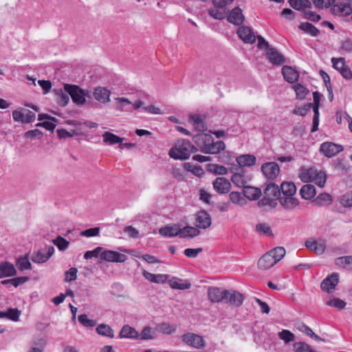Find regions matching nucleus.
I'll use <instances>...</instances> for the list:
<instances>
[{
  "label": "nucleus",
  "mask_w": 352,
  "mask_h": 352,
  "mask_svg": "<svg viewBox=\"0 0 352 352\" xmlns=\"http://www.w3.org/2000/svg\"><path fill=\"white\" fill-rule=\"evenodd\" d=\"M336 0H311L314 7L318 9L328 8L331 6Z\"/></svg>",
  "instance_id": "54"
},
{
  "label": "nucleus",
  "mask_w": 352,
  "mask_h": 352,
  "mask_svg": "<svg viewBox=\"0 0 352 352\" xmlns=\"http://www.w3.org/2000/svg\"><path fill=\"white\" fill-rule=\"evenodd\" d=\"M78 321L82 326L87 328L94 327L96 325V321L89 319L85 314L78 316Z\"/></svg>",
  "instance_id": "58"
},
{
  "label": "nucleus",
  "mask_w": 352,
  "mask_h": 352,
  "mask_svg": "<svg viewBox=\"0 0 352 352\" xmlns=\"http://www.w3.org/2000/svg\"><path fill=\"white\" fill-rule=\"evenodd\" d=\"M280 189L275 183H270L264 190L263 197L258 201L259 206H270L274 208L277 205V200L280 197Z\"/></svg>",
  "instance_id": "2"
},
{
  "label": "nucleus",
  "mask_w": 352,
  "mask_h": 352,
  "mask_svg": "<svg viewBox=\"0 0 352 352\" xmlns=\"http://www.w3.org/2000/svg\"><path fill=\"white\" fill-rule=\"evenodd\" d=\"M169 285L173 289H187L190 288L191 284L188 280H183L177 278H173L170 280Z\"/></svg>",
  "instance_id": "37"
},
{
  "label": "nucleus",
  "mask_w": 352,
  "mask_h": 352,
  "mask_svg": "<svg viewBox=\"0 0 352 352\" xmlns=\"http://www.w3.org/2000/svg\"><path fill=\"white\" fill-rule=\"evenodd\" d=\"M300 195L305 200H313L316 195V188L312 184H305L300 190Z\"/></svg>",
  "instance_id": "28"
},
{
  "label": "nucleus",
  "mask_w": 352,
  "mask_h": 352,
  "mask_svg": "<svg viewBox=\"0 0 352 352\" xmlns=\"http://www.w3.org/2000/svg\"><path fill=\"white\" fill-rule=\"evenodd\" d=\"M16 274L14 265L8 261L0 262V278L11 277Z\"/></svg>",
  "instance_id": "23"
},
{
  "label": "nucleus",
  "mask_w": 352,
  "mask_h": 352,
  "mask_svg": "<svg viewBox=\"0 0 352 352\" xmlns=\"http://www.w3.org/2000/svg\"><path fill=\"white\" fill-rule=\"evenodd\" d=\"M300 331L305 333L308 336L311 337V338L314 339L316 341L318 342H325V340L322 338H321L320 336H318L317 334H316L310 327H309L307 325L305 324H301L300 326L298 328Z\"/></svg>",
  "instance_id": "46"
},
{
  "label": "nucleus",
  "mask_w": 352,
  "mask_h": 352,
  "mask_svg": "<svg viewBox=\"0 0 352 352\" xmlns=\"http://www.w3.org/2000/svg\"><path fill=\"white\" fill-rule=\"evenodd\" d=\"M333 202V197L327 192L320 193L315 199L311 201L314 206L318 207H324L329 206Z\"/></svg>",
  "instance_id": "24"
},
{
  "label": "nucleus",
  "mask_w": 352,
  "mask_h": 352,
  "mask_svg": "<svg viewBox=\"0 0 352 352\" xmlns=\"http://www.w3.org/2000/svg\"><path fill=\"white\" fill-rule=\"evenodd\" d=\"M96 332L101 336H107L111 338L114 337V332L112 328L105 324H100L96 327Z\"/></svg>",
  "instance_id": "44"
},
{
  "label": "nucleus",
  "mask_w": 352,
  "mask_h": 352,
  "mask_svg": "<svg viewBox=\"0 0 352 352\" xmlns=\"http://www.w3.org/2000/svg\"><path fill=\"white\" fill-rule=\"evenodd\" d=\"M12 117L16 122L30 123L34 121L36 116L34 113L29 110L25 113L19 110H14L12 111Z\"/></svg>",
  "instance_id": "13"
},
{
  "label": "nucleus",
  "mask_w": 352,
  "mask_h": 352,
  "mask_svg": "<svg viewBox=\"0 0 352 352\" xmlns=\"http://www.w3.org/2000/svg\"><path fill=\"white\" fill-rule=\"evenodd\" d=\"M21 311L17 308H9L6 311H0V318H7L12 321H18Z\"/></svg>",
  "instance_id": "40"
},
{
  "label": "nucleus",
  "mask_w": 352,
  "mask_h": 352,
  "mask_svg": "<svg viewBox=\"0 0 352 352\" xmlns=\"http://www.w3.org/2000/svg\"><path fill=\"white\" fill-rule=\"evenodd\" d=\"M284 79L289 83H294L299 78L298 72L290 66L285 65L282 68Z\"/></svg>",
  "instance_id": "27"
},
{
  "label": "nucleus",
  "mask_w": 352,
  "mask_h": 352,
  "mask_svg": "<svg viewBox=\"0 0 352 352\" xmlns=\"http://www.w3.org/2000/svg\"><path fill=\"white\" fill-rule=\"evenodd\" d=\"M93 95L94 98L103 104L110 102L111 91L106 87H97L94 89Z\"/></svg>",
  "instance_id": "16"
},
{
  "label": "nucleus",
  "mask_w": 352,
  "mask_h": 352,
  "mask_svg": "<svg viewBox=\"0 0 352 352\" xmlns=\"http://www.w3.org/2000/svg\"><path fill=\"white\" fill-rule=\"evenodd\" d=\"M318 170L314 167H301L299 170V177L303 182H312L315 177L318 175Z\"/></svg>",
  "instance_id": "20"
},
{
  "label": "nucleus",
  "mask_w": 352,
  "mask_h": 352,
  "mask_svg": "<svg viewBox=\"0 0 352 352\" xmlns=\"http://www.w3.org/2000/svg\"><path fill=\"white\" fill-rule=\"evenodd\" d=\"M54 93L56 96V102L61 107H65L69 102V94L61 89H54Z\"/></svg>",
  "instance_id": "34"
},
{
  "label": "nucleus",
  "mask_w": 352,
  "mask_h": 352,
  "mask_svg": "<svg viewBox=\"0 0 352 352\" xmlns=\"http://www.w3.org/2000/svg\"><path fill=\"white\" fill-rule=\"evenodd\" d=\"M243 300L244 296L241 293L228 290V298L225 299V303L238 307L242 305Z\"/></svg>",
  "instance_id": "17"
},
{
  "label": "nucleus",
  "mask_w": 352,
  "mask_h": 352,
  "mask_svg": "<svg viewBox=\"0 0 352 352\" xmlns=\"http://www.w3.org/2000/svg\"><path fill=\"white\" fill-rule=\"evenodd\" d=\"M276 261L269 252L263 254L258 261V266L260 269L265 270L273 267Z\"/></svg>",
  "instance_id": "25"
},
{
  "label": "nucleus",
  "mask_w": 352,
  "mask_h": 352,
  "mask_svg": "<svg viewBox=\"0 0 352 352\" xmlns=\"http://www.w3.org/2000/svg\"><path fill=\"white\" fill-rule=\"evenodd\" d=\"M269 253L272 255L276 263L280 261L285 254V250L283 247H276L273 250L269 251Z\"/></svg>",
  "instance_id": "53"
},
{
  "label": "nucleus",
  "mask_w": 352,
  "mask_h": 352,
  "mask_svg": "<svg viewBox=\"0 0 352 352\" xmlns=\"http://www.w3.org/2000/svg\"><path fill=\"white\" fill-rule=\"evenodd\" d=\"M313 106L312 103H307L304 104L302 107H296L294 110V113L296 115H300L304 116L307 114L308 111H310Z\"/></svg>",
  "instance_id": "62"
},
{
  "label": "nucleus",
  "mask_w": 352,
  "mask_h": 352,
  "mask_svg": "<svg viewBox=\"0 0 352 352\" xmlns=\"http://www.w3.org/2000/svg\"><path fill=\"white\" fill-rule=\"evenodd\" d=\"M266 56L270 62L276 65H280L285 62L284 56L278 52L275 47H271L270 48H268L266 52Z\"/></svg>",
  "instance_id": "15"
},
{
  "label": "nucleus",
  "mask_w": 352,
  "mask_h": 352,
  "mask_svg": "<svg viewBox=\"0 0 352 352\" xmlns=\"http://www.w3.org/2000/svg\"><path fill=\"white\" fill-rule=\"evenodd\" d=\"M54 253V246L48 245L33 253L31 256V260L36 263H43L47 261Z\"/></svg>",
  "instance_id": "4"
},
{
  "label": "nucleus",
  "mask_w": 352,
  "mask_h": 352,
  "mask_svg": "<svg viewBox=\"0 0 352 352\" xmlns=\"http://www.w3.org/2000/svg\"><path fill=\"white\" fill-rule=\"evenodd\" d=\"M243 197L250 200H257L262 195L261 190L258 188L252 186H244L243 190Z\"/></svg>",
  "instance_id": "30"
},
{
  "label": "nucleus",
  "mask_w": 352,
  "mask_h": 352,
  "mask_svg": "<svg viewBox=\"0 0 352 352\" xmlns=\"http://www.w3.org/2000/svg\"><path fill=\"white\" fill-rule=\"evenodd\" d=\"M103 142L108 145H113L122 142L124 138H120L111 132L105 131L102 134Z\"/></svg>",
  "instance_id": "38"
},
{
  "label": "nucleus",
  "mask_w": 352,
  "mask_h": 352,
  "mask_svg": "<svg viewBox=\"0 0 352 352\" xmlns=\"http://www.w3.org/2000/svg\"><path fill=\"white\" fill-rule=\"evenodd\" d=\"M142 274L146 279L155 283H164L167 279V275L154 274L145 270L143 272Z\"/></svg>",
  "instance_id": "43"
},
{
  "label": "nucleus",
  "mask_w": 352,
  "mask_h": 352,
  "mask_svg": "<svg viewBox=\"0 0 352 352\" xmlns=\"http://www.w3.org/2000/svg\"><path fill=\"white\" fill-rule=\"evenodd\" d=\"M198 151V148L192 145L188 140H177L173 147L168 152L169 156L175 160H186L189 159L192 153Z\"/></svg>",
  "instance_id": "1"
},
{
  "label": "nucleus",
  "mask_w": 352,
  "mask_h": 352,
  "mask_svg": "<svg viewBox=\"0 0 352 352\" xmlns=\"http://www.w3.org/2000/svg\"><path fill=\"white\" fill-rule=\"evenodd\" d=\"M289 5L296 10H305L311 8V2L309 0H289Z\"/></svg>",
  "instance_id": "39"
},
{
  "label": "nucleus",
  "mask_w": 352,
  "mask_h": 352,
  "mask_svg": "<svg viewBox=\"0 0 352 352\" xmlns=\"http://www.w3.org/2000/svg\"><path fill=\"white\" fill-rule=\"evenodd\" d=\"M179 237L180 238H186V237H190L192 238L195 237L199 234V230L198 228L187 226H185L184 228H179Z\"/></svg>",
  "instance_id": "42"
},
{
  "label": "nucleus",
  "mask_w": 352,
  "mask_h": 352,
  "mask_svg": "<svg viewBox=\"0 0 352 352\" xmlns=\"http://www.w3.org/2000/svg\"><path fill=\"white\" fill-rule=\"evenodd\" d=\"M182 340L186 344L196 349H201L204 346L203 338L195 333H188L184 334L182 336Z\"/></svg>",
  "instance_id": "9"
},
{
  "label": "nucleus",
  "mask_w": 352,
  "mask_h": 352,
  "mask_svg": "<svg viewBox=\"0 0 352 352\" xmlns=\"http://www.w3.org/2000/svg\"><path fill=\"white\" fill-rule=\"evenodd\" d=\"M52 242L60 251L65 250L69 245V242L60 236H57Z\"/></svg>",
  "instance_id": "52"
},
{
  "label": "nucleus",
  "mask_w": 352,
  "mask_h": 352,
  "mask_svg": "<svg viewBox=\"0 0 352 352\" xmlns=\"http://www.w3.org/2000/svg\"><path fill=\"white\" fill-rule=\"evenodd\" d=\"M320 151L327 157H332L343 151V146L333 142L321 144Z\"/></svg>",
  "instance_id": "5"
},
{
  "label": "nucleus",
  "mask_w": 352,
  "mask_h": 352,
  "mask_svg": "<svg viewBox=\"0 0 352 352\" xmlns=\"http://www.w3.org/2000/svg\"><path fill=\"white\" fill-rule=\"evenodd\" d=\"M340 204L344 207H352V192H346L342 195L340 199Z\"/></svg>",
  "instance_id": "64"
},
{
  "label": "nucleus",
  "mask_w": 352,
  "mask_h": 352,
  "mask_svg": "<svg viewBox=\"0 0 352 352\" xmlns=\"http://www.w3.org/2000/svg\"><path fill=\"white\" fill-rule=\"evenodd\" d=\"M339 281L338 274L333 273L324 278L320 285L321 289L325 292H329L333 289Z\"/></svg>",
  "instance_id": "19"
},
{
  "label": "nucleus",
  "mask_w": 352,
  "mask_h": 352,
  "mask_svg": "<svg viewBox=\"0 0 352 352\" xmlns=\"http://www.w3.org/2000/svg\"><path fill=\"white\" fill-rule=\"evenodd\" d=\"M160 331L164 334H171L174 333L177 327L175 325H171L168 323L163 322L159 325Z\"/></svg>",
  "instance_id": "59"
},
{
  "label": "nucleus",
  "mask_w": 352,
  "mask_h": 352,
  "mask_svg": "<svg viewBox=\"0 0 352 352\" xmlns=\"http://www.w3.org/2000/svg\"><path fill=\"white\" fill-rule=\"evenodd\" d=\"M261 171L269 179H274L280 173V168L276 162H267L262 165Z\"/></svg>",
  "instance_id": "7"
},
{
  "label": "nucleus",
  "mask_w": 352,
  "mask_h": 352,
  "mask_svg": "<svg viewBox=\"0 0 352 352\" xmlns=\"http://www.w3.org/2000/svg\"><path fill=\"white\" fill-rule=\"evenodd\" d=\"M298 28L311 36H317L319 34L318 29L309 22L300 23L298 25Z\"/></svg>",
  "instance_id": "41"
},
{
  "label": "nucleus",
  "mask_w": 352,
  "mask_h": 352,
  "mask_svg": "<svg viewBox=\"0 0 352 352\" xmlns=\"http://www.w3.org/2000/svg\"><path fill=\"white\" fill-rule=\"evenodd\" d=\"M210 215L205 210L199 211L196 214L195 224L199 229H206L211 226Z\"/></svg>",
  "instance_id": "10"
},
{
  "label": "nucleus",
  "mask_w": 352,
  "mask_h": 352,
  "mask_svg": "<svg viewBox=\"0 0 352 352\" xmlns=\"http://www.w3.org/2000/svg\"><path fill=\"white\" fill-rule=\"evenodd\" d=\"M228 290L217 287H210L208 289V298L212 302H224L228 298Z\"/></svg>",
  "instance_id": "6"
},
{
  "label": "nucleus",
  "mask_w": 352,
  "mask_h": 352,
  "mask_svg": "<svg viewBox=\"0 0 352 352\" xmlns=\"http://www.w3.org/2000/svg\"><path fill=\"white\" fill-rule=\"evenodd\" d=\"M282 196H294L296 192V187L292 182H284L279 187Z\"/></svg>",
  "instance_id": "33"
},
{
  "label": "nucleus",
  "mask_w": 352,
  "mask_h": 352,
  "mask_svg": "<svg viewBox=\"0 0 352 352\" xmlns=\"http://www.w3.org/2000/svg\"><path fill=\"white\" fill-rule=\"evenodd\" d=\"M227 20L230 23L236 25L242 24L245 20V17L242 13V10L239 7L234 8L227 17Z\"/></svg>",
  "instance_id": "18"
},
{
  "label": "nucleus",
  "mask_w": 352,
  "mask_h": 352,
  "mask_svg": "<svg viewBox=\"0 0 352 352\" xmlns=\"http://www.w3.org/2000/svg\"><path fill=\"white\" fill-rule=\"evenodd\" d=\"M192 140L202 152V149L206 147L207 144L212 141V136L210 134L199 133L192 137Z\"/></svg>",
  "instance_id": "22"
},
{
  "label": "nucleus",
  "mask_w": 352,
  "mask_h": 352,
  "mask_svg": "<svg viewBox=\"0 0 352 352\" xmlns=\"http://www.w3.org/2000/svg\"><path fill=\"white\" fill-rule=\"evenodd\" d=\"M212 184L214 189L219 194H226L228 192L231 188L230 181L225 177L216 178Z\"/></svg>",
  "instance_id": "14"
},
{
  "label": "nucleus",
  "mask_w": 352,
  "mask_h": 352,
  "mask_svg": "<svg viewBox=\"0 0 352 352\" xmlns=\"http://www.w3.org/2000/svg\"><path fill=\"white\" fill-rule=\"evenodd\" d=\"M296 92V98L303 100L305 98L307 94L309 93L308 89L300 83H297L294 86Z\"/></svg>",
  "instance_id": "47"
},
{
  "label": "nucleus",
  "mask_w": 352,
  "mask_h": 352,
  "mask_svg": "<svg viewBox=\"0 0 352 352\" xmlns=\"http://www.w3.org/2000/svg\"><path fill=\"white\" fill-rule=\"evenodd\" d=\"M279 202L285 209H293L299 204L298 199L294 196H282L279 197Z\"/></svg>",
  "instance_id": "31"
},
{
  "label": "nucleus",
  "mask_w": 352,
  "mask_h": 352,
  "mask_svg": "<svg viewBox=\"0 0 352 352\" xmlns=\"http://www.w3.org/2000/svg\"><path fill=\"white\" fill-rule=\"evenodd\" d=\"M119 336L121 338H138L139 337L138 332L127 324L122 327Z\"/></svg>",
  "instance_id": "36"
},
{
  "label": "nucleus",
  "mask_w": 352,
  "mask_h": 352,
  "mask_svg": "<svg viewBox=\"0 0 352 352\" xmlns=\"http://www.w3.org/2000/svg\"><path fill=\"white\" fill-rule=\"evenodd\" d=\"M236 161L240 168L250 167L256 164V158L254 155L245 154L237 157Z\"/></svg>",
  "instance_id": "26"
},
{
  "label": "nucleus",
  "mask_w": 352,
  "mask_h": 352,
  "mask_svg": "<svg viewBox=\"0 0 352 352\" xmlns=\"http://www.w3.org/2000/svg\"><path fill=\"white\" fill-rule=\"evenodd\" d=\"M223 8H221L216 5H214V8L208 10L210 16L215 19L221 20L225 18L226 14L225 10H222Z\"/></svg>",
  "instance_id": "48"
},
{
  "label": "nucleus",
  "mask_w": 352,
  "mask_h": 352,
  "mask_svg": "<svg viewBox=\"0 0 352 352\" xmlns=\"http://www.w3.org/2000/svg\"><path fill=\"white\" fill-rule=\"evenodd\" d=\"M336 264L344 268H349V265L352 264V256H340L336 260Z\"/></svg>",
  "instance_id": "55"
},
{
  "label": "nucleus",
  "mask_w": 352,
  "mask_h": 352,
  "mask_svg": "<svg viewBox=\"0 0 352 352\" xmlns=\"http://www.w3.org/2000/svg\"><path fill=\"white\" fill-rule=\"evenodd\" d=\"M229 197L230 201L235 204H239L241 206L245 205L246 204L245 199L243 196L239 192H231L229 195Z\"/></svg>",
  "instance_id": "49"
},
{
  "label": "nucleus",
  "mask_w": 352,
  "mask_h": 352,
  "mask_svg": "<svg viewBox=\"0 0 352 352\" xmlns=\"http://www.w3.org/2000/svg\"><path fill=\"white\" fill-rule=\"evenodd\" d=\"M64 90L71 97L74 103L78 106L85 104L86 99L81 95V88L76 85L65 84Z\"/></svg>",
  "instance_id": "3"
},
{
  "label": "nucleus",
  "mask_w": 352,
  "mask_h": 352,
  "mask_svg": "<svg viewBox=\"0 0 352 352\" xmlns=\"http://www.w3.org/2000/svg\"><path fill=\"white\" fill-rule=\"evenodd\" d=\"M349 3H339L333 4L331 11L333 14L338 16H346L352 14V8L350 5L352 0H348Z\"/></svg>",
  "instance_id": "11"
},
{
  "label": "nucleus",
  "mask_w": 352,
  "mask_h": 352,
  "mask_svg": "<svg viewBox=\"0 0 352 352\" xmlns=\"http://www.w3.org/2000/svg\"><path fill=\"white\" fill-rule=\"evenodd\" d=\"M225 148L226 144L223 141L219 140L214 142V139L212 138V141L208 144L206 147L202 149V153L214 155L219 153Z\"/></svg>",
  "instance_id": "21"
},
{
  "label": "nucleus",
  "mask_w": 352,
  "mask_h": 352,
  "mask_svg": "<svg viewBox=\"0 0 352 352\" xmlns=\"http://www.w3.org/2000/svg\"><path fill=\"white\" fill-rule=\"evenodd\" d=\"M16 265L21 271L30 270L32 268V265L28 258V254H25L24 256H21L17 258Z\"/></svg>",
  "instance_id": "45"
},
{
  "label": "nucleus",
  "mask_w": 352,
  "mask_h": 352,
  "mask_svg": "<svg viewBox=\"0 0 352 352\" xmlns=\"http://www.w3.org/2000/svg\"><path fill=\"white\" fill-rule=\"evenodd\" d=\"M278 338L283 340L285 343H289L293 341L295 338V336L290 331L283 329L278 333Z\"/></svg>",
  "instance_id": "56"
},
{
  "label": "nucleus",
  "mask_w": 352,
  "mask_h": 352,
  "mask_svg": "<svg viewBox=\"0 0 352 352\" xmlns=\"http://www.w3.org/2000/svg\"><path fill=\"white\" fill-rule=\"evenodd\" d=\"M303 18L307 20H309L313 22H318L320 20V15L316 14L315 12L310 10H304L303 12Z\"/></svg>",
  "instance_id": "60"
},
{
  "label": "nucleus",
  "mask_w": 352,
  "mask_h": 352,
  "mask_svg": "<svg viewBox=\"0 0 352 352\" xmlns=\"http://www.w3.org/2000/svg\"><path fill=\"white\" fill-rule=\"evenodd\" d=\"M231 181L234 184H235L237 187L241 188L245 186L246 181L245 179V177L243 175L239 173H233L232 176L231 177Z\"/></svg>",
  "instance_id": "51"
},
{
  "label": "nucleus",
  "mask_w": 352,
  "mask_h": 352,
  "mask_svg": "<svg viewBox=\"0 0 352 352\" xmlns=\"http://www.w3.org/2000/svg\"><path fill=\"white\" fill-rule=\"evenodd\" d=\"M326 304L328 306L335 307L339 310H342L344 309L346 303L342 299L338 298H335L328 300Z\"/></svg>",
  "instance_id": "57"
},
{
  "label": "nucleus",
  "mask_w": 352,
  "mask_h": 352,
  "mask_svg": "<svg viewBox=\"0 0 352 352\" xmlns=\"http://www.w3.org/2000/svg\"><path fill=\"white\" fill-rule=\"evenodd\" d=\"M100 258L108 262L123 263L127 257L125 254L113 250H104L100 254Z\"/></svg>",
  "instance_id": "8"
},
{
  "label": "nucleus",
  "mask_w": 352,
  "mask_h": 352,
  "mask_svg": "<svg viewBox=\"0 0 352 352\" xmlns=\"http://www.w3.org/2000/svg\"><path fill=\"white\" fill-rule=\"evenodd\" d=\"M238 36L246 43L252 44L256 41V36L253 30L247 26H241L237 30Z\"/></svg>",
  "instance_id": "12"
},
{
  "label": "nucleus",
  "mask_w": 352,
  "mask_h": 352,
  "mask_svg": "<svg viewBox=\"0 0 352 352\" xmlns=\"http://www.w3.org/2000/svg\"><path fill=\"white\" fill-rule=\"evenodd\" d=\"M305 246L307 249L315 252L318 254H323L326 249V245L324 243H318L315 240L306 241Z\"/></svg>",
  "instance_id": "32"
},
{
  "label": "nucleus",
  "mask_w": 352,
  "mask_h": 352,
  "mask_svg": "<svg viewBox=\"0 0 352 352\" xmlns=\"http://www.w3.org/2000/svg\"><path fill=\"white\" fill-rule=\"evenodd\" d=\"M190 119L193 122L195 128L199 131H204L206 130V126L199 115L190 116Z\"/></svg>",
  "instance_id": "50"
},
{
  "label": "nucleus",
  "mask_w": 352,
  "mask_h": 352,
  "mask_svg": "<svg viewBox=\"0 0 352 352\" xmlns=\"http://www.w3.org/2000/svg\"><path fill=\"white\" fill-rule=\"evenodd\" d=\"M159 233L165 237L179 236V227L177 225L166 226L159 230Z\"/></svg>",
  "instance_id": "29"
},
{
  "label": "nucleus",
  "mask_w": 352,
  "mask_h": 352,
  "mask_svg": "<svg viewBox=\"0 0 352 352\" xmlns=\"http://www.w3.org/2000/svg\"><path fill=\"white\" fill-rule=\"evenodd\" d=\"M332 66L334 69L338 70L339 72L342 71L346 65L345 59L344 58H331Z\"/></svg>",
  "instance_id": "63"
},
{
  "label": "nucleus",
  "mask_w": 352,
  "mask_h": 352,
  "mask_svg": "<svg viewBox=\"0 0 352 352\" xmlns=\"http://www.w3.org/2000/svg\"><path fill=\"white\" fill-rule=\"evenodd\" d=\"M154 334L155 332L151 327H146L143 329L139 336L142 340H150L154 338Z\"/></svg>",
  "instance_id": "61"
},
{
  "label": "nucleus",
  "mask_w": 352,
  "mask_h": 352,
  "mask_svg": "<svg viewBox=\"0 0 352 352\" xmlns=\"http://www.w3.org/2000/svg\"><path fill=\"white\" fill-rule=\"evenodd\" d=\"M115 100L118 103V105L116 107L117 111H128L131 112L132 108L131 106L132 105V102L130 101L128 98L123 97H117Z\"/></svg>",
  "instance_id": "35"
}]
</instances>
